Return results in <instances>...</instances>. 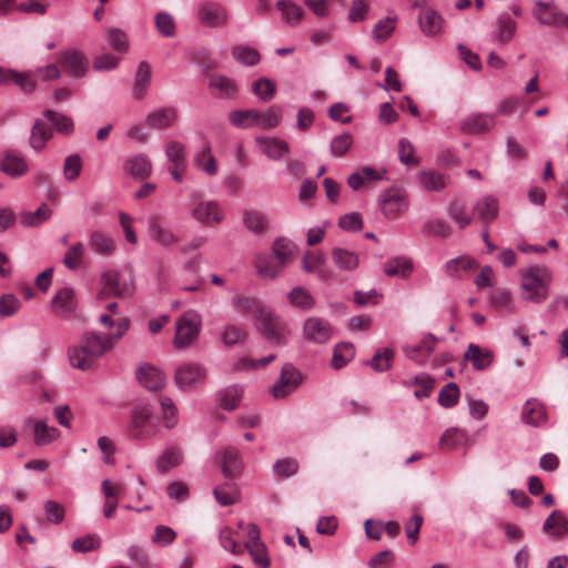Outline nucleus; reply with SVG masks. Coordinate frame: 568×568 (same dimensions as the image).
<instances>
[{"label":"nucleus","instance_id":"obj_1","mask_svg":"<svg viewBox=\"0 0 568 568\" xmlns=\"http://www.w3.org/2000/svg\"><path fill=\"white\" fill-rule=\"evenodd\" d=\"M130 327L128 317L120 318L116 323L114 334H99L97 332H85L81 335L79 344L69 348V362L73 368L88 371L91 369L98 358L110 351L114 343L119 341Z\"/></svg>","mask_w":568,"mask_h":568},{"label":"nucleus","instance_id":"obj_2","mask_svg":"<svg viewBox=\"0 0 568 568\" xmlns=\"http://www.w3.org/2000/svg\"><path fill=\"white\" fill-rule=\"evenodd\" d=\"M548 270L532 265L521 276V296L524 300L540 304L548 296Z\"/></svg>","mask_w":568,"mask_h":568},{"label":"nucleus","instance_id":"obj_3","mask_svg":"<svg viewBox=\"0 0 568 568\" xmlns=\"http://www.w3.org/2000/svg\"><path fill=\"white\" fill-rule=\"evenodd\" d=\"M254 320L257 329L265 339L275 345L286 344V338L283 334L285 324L283 320L275 315L268 307H256Z\"/></svg>","mask_w":568,"mask_h":568},{"label":"nucleus","instance_id":"obj_4","mask_svg":"<svg viewBox=\"0 0 568 568\" xmlns=\"http://www.w3.org/2000/svg\"><path fill=\"white\" fill-rule=\"evenodd\" d=\"M159 429V417L149 405L136 406L131 410L129 433L133 438L146 439L153 437Z\"/></svg>","mask_w":568,"mask_h":568},{"label":"nucleus","instance_id":"obj_5","mask_svg":"<svg viewBox=\"0 0 568 568\" xmlns=\"http://www.w3.org/2000/svg\"><path fill=\"white\" fill-rule=\"evenodd\" d=\"M206 376V369L203 366L186 363L175 369L174 382L181 390H192L202 387Z\"/></svg>","mask_w":568,"mask_h":568},{"label":"nucleus","instance_id":"obj_6","mask_svg":"<svg viewBox=\"0 0 568 568\" xmlns=\"http://www.w3.org/2000/svg\"><path fill=\"white\" fill-rule=\"evenodd\" d=\"M200 334V320L196 315L185 314L176 322V332L173 345L178 349L189 347Z\"/></svg>","mask_w":568,"mask_h":568},{"label":"nucleus","instance_id":"obj_7","mask_svg":"<svg viewBox=\"0 0 568 568\" xmlns=\"http://www.w3.org/2000/svg\"><path fill=\"white\" fill-rule=\"evenodd\" d=\"M302 378L301 372L293 364H284L280 378L273 385L272 395L276 399L286 397L300 386Z\"/></svg>","mask_w":568,"mask_h":568},{"label":"nucleus","instance_id":"obj_8","mask_svg":"<svg viewBox=\"0 0 568 568\" xmlns=\"http://www.w3.org/2000/svg\"><path fill=\"white\" fill-rule=\"evenodd\" d=\"M197 19L206 28H221L229 22L225 7L214 1H203L197 8Z\"/></svg>","mask_w":568,"mask_h":568},{"label":"nucleus","instance_id":"obj_9","mask_svg":"<svg viewBox=\"0 0 568 568\" xmlns=\"http://www.w3.org/2000/svg\"><path fill=\"white\" fill-rule=\"evenodd\" d=\"M381 209L387 219H394L408 207V201L403 190L390 187L379 196Z\"/></svg>","mask_w":568,"mask_h":568},{"label":"nucleus","instance_id":"obj_10","mask_svg":"<svg viewBox=\"0 0 568 568\" xmlns=\"http://www.w3.org/2000/svg\"><path fill=\"white\" fill-rule=\"evenodd\" d=\"M101 290L100 298L124 297L132 293V287L120 283V274L114 270L105 271L100 278Z\"/></svg>","mask_w":568,"mask_h":568},{"label":"nucleus","instance_id":"obj_11","mask_svg":"<svg viewBox=\"0 0 568 568\" xmlns=\"http://www.w3.org/2000/svg\"><path fill=\"white\" fill-rule=\"evenodd\" d=\"M332 333L331 324L322 317L312 316L304 321L303 336L308 342L325 344L332 337Z\"/></svg>","mask_w":568,"mask_h":568},{"label":"nucleus","instance_id":"obj_12","mask_svg":"<svg viewBox=\"0 0 568 568\" xmlns=\"http://www.w3.org/2000/svg\"><path fill=\"white\" fill-rule=\"evenodd\" d=\"M29 165L23 155L12 149H7L0 154V172L17 179L28 173Z\"/></svg>","mask_w":568,"mask_h":568},{"label":"nucleus","instance_id":"obj_13","mask_svg":"<svg viewBox=\"0 0 568 568\" xmlns=\"http://www.w3.org/2000/svg\"><path fill=\"white\" fill-rule=\"evenodd\" d=\"M532 14L542 26L568 27V16L556 11L552 2L537 1Z\"/></svg>","mask_w":568,"mask_h":568},{"label":"nucleus","instance_id":"obj_14","mask_svg":"<svg viewBox=\"0 0 568 568\" xmlns=\"http://www.w3.org/2000/svg\"><path fill=\"white\" fill-rule=\"evenodd\" d=\"M59 63L65 72L75 78H83L89 68L88 59L77 50L61 52Z\"/></svg>","mask_w":568,"mask_h":568},{"label":"nucleus","instance_id":"obj_15","mask_svg":"<svg viewBox=\"0 0 568 568\" xmlns=\"http://www.w3.org/2000/svg\"><path fill=\"white\" fill-rule=\"evenodd\" d=\"M51 306L57 316L70 317L77 308L74 290L69 286L60 288L52 297Z\"/></svg>","mask_w":568,"mask_h":568},{"label":"nucleus","instance_id":"obj_16","mask_svg":"<svg viewBox=\"0 0 568 568\" xmlns=\"http://www.w3.org/2000/svg\"><path fill=\"white\" fill-rule=\"evenodd\" d=\"M495 124V114L473 113L465 118L462 130L468 134H484L489 132Z\"/></svg>","mask_w":568,"mask_h":568},{"label":"nucleus","instance_id":"obj_17","mask_svg":"<svg viewBox=\"0 0 568 568\" xmlns=\"http://www.w3.org/2000/svg\"><path fill=\"white\" fill-rule=\"evenodd\" d=\"M139 383L151 392H156L165 385L166 376L152 365H142L136 371Z\"/></svg>","mask_w":568,"mask_h":568},{"label":"nucleus","instance_id":"obj_18","mask_svg":"<svg viewBox=\"0 0 568 568\" xmlns=\"http://www.w3.org/2000/svg\"><path fill=\"white\" fill-rule=\"evenodd\" d=\"M437 338L433 334H427L417 345L404 346L405 355L418 364H425L429 355L435 349Z\"/></svg>","mask_w":568,"mask_h":568},{"label":"nucleus","instance_id":"obj_19","mask_svg":"<svg viewBox=\"0 0 568 568\" xmlns=\"http://www.w3.org/2000/svg\"><path fill=\"white\" fill-rule=\"evenodd\" d=\"M523 420L525 424L532 427H539L546 424V406L536 398L527 399L523 407Z\"/></svg>","mask_w":568,"mask_h":568},{"label":"nucleus","instance_id":"obj_20","mask_svg":"<svg viewBox=\"0 0 568 568\" xmlns=\"http://www.w3.org/2000/svg\"><path fill=\"white\" fill-rule=\"evenodd\" d=\"M148 231L151 240L163 247H170L179 241L172 230L165 227L156 217L149 220Z\"/></svg>","mask_w":568,"mask_h":568},{"label":"nucleus","instance_id":"obj_21","mask_svg":"<svg viewBox=\"0 0 568 568\" xmlns=\"http://www.w3.org/2000/svg\"><path fill=\"white\" fill-rule=\"evenodd\" d=\"M209 88L220 99H231L237 94L236 82L222 74H212L209 78Z\"/></svg>","mask_w":568,"mask_h":568},{"label":"nucleus","instance_id":"obj_22","mask_svg":"<svg viewBox=\"0 0 568 568\" xmlns=\"http://www.w3.org/2000/svg\"><path fill=\"white\" fill-rule=\"evenodd\" d=\"M256 143L264 154L273 161L281 160L290 152L288 144L278 138L260 136L256 139Z\"/></svg>","mask_w":568,"mask_h":568},{"label":"nucleus","instance_id":"obj_23","mask_svg":"<svg viewBox=\"0 0 568 568\" xmlns=\"http://www.w3.org/2000/svg\"><path fill=\"white\" fill-rule=\"evenodd\" d=\"M178 118V111L173 106L162 108L149 113L145 123L151 129H168L174 124Z\"/></svg>","mask_w":568,"mask_h":568},{"label":"nucleus","instance_id":"obj_24","mask_svg":"<svg viewBox=\"0 0 568 568\" xmlns=\"http://www.w3.org/2000/svg\"><path fill=\"white\" fill-rule=\"evenodd\" d=\"M493 352L470 343L464 354V359L470 361L474 369L484 371L493 363Z\"/></svg>","mask_w":568,"mask_h":568},{"label":"nucleus","instance_id":"obj_25","mask_svg":"<svg viewBox=\"0 0 568 568\" xmlns=\"http://www.w3.org/2000/svg\"><path fill=\"white\" fill-rule=\"evenodd\" d=\"M542 530L554 538H562L568 534V518L561 510H554L544 521Z\"/></svg>","mask_w":568,"mask_h":568},{"label":"nucleus","instance_id":"obj_26","mask_svg":"<svg viewBox=\"0 0 568 568\" xmlns=\"http://www.w3.org/2000/svg\"><path fill=\"white\" fill-rule=\"evenodd\" d=\"M243 462L235 447H225L222 452V474L227 477H236L242 473Z\"/></svg>","mask_w":568,"mask_h":568},{"label":"nucleus","instance_id":"obj_27","mask_svg":"<svg viewBox=\"0 0 568 568\" xmlns=\"http://www.w3.org/2000/svg\"><path fill=\"white\" fill-rule=\"evenodd\" d=\"M422 187L427 192H440L448 185V176L434 170H424L417 174Z\"/></svg>","mask_w":568,"mask_h":568},{"label":"nucleus","instance_id":"obj_28","mask_svg":"<svg viewBox=\"0 0 568 568\" xmlns=\"http://www.w3.org/2000/svg\"><path fill=\"white\" fill-rule=\"evenodd\" d=\"M151 67L146 61H141L135 72L134 83L132 88V97L141 100L145 97L148 88L151 83Z\"/></svg>","mask_w":568,"mask_h":568},{"label":"nucleus","instance_id":"obj_29","mask_svg":"<svg viewBox=\"0 0 568 568\" xmlns=\"http://www.w3.org/2000/svg\"><path fill=\"white\" fill-rule=\"evenodd\" d=\"M192 216L201 222L211 221L220 223L223 220V213L215 202H200L191 212Z\"/></svg>","mask_w":568,"mask_h":568},{"label":"nucleus","instance_id":"obj_30","mask_svg":"<svg viewBox=\"0 0 568 568\" xmlns=\"http://www.w3.org/2000/svg\"><path fill=\"white\" fill-rule=\"evenodd\" d=\"M418 23L423 33L432 37L442 31L444 20L438 12L433 9H427L419 14Z\"/></svg>","mask_w":568,"mask_h":568},{"label":"nucleus","instance_id":"obj_31","mask_svg":"<svg viewBox=\"0 0 568 568\" xmlns=\"http://www.w3.org/2000/svg\"><path fill=\"white\" fill-rule=\"evenodd\" d=\"M257 273L266 278L274 280L283 271L285 265H282L278 260L272 254L258 255L256 257Z\"/></svg>","mask_w":568,"mask_h":568},{"label":"nucleus","instance_id":"obj_32","mask_svg":"<svg viewBox=\"0 0 568 568\" xmlns=\"http://www.w3.org/2000/svg\"><path fill=\"white\" fill-rule=\"evenodd\" d=\"M474 212L484 223L489 224L498 215V200L494 195H486L474 205Z\"/></svg>","mask_w":568,"mask_h":568},{"label":"nucleus","instance_id":"obj_33","mask_svg":"<svg viewBox=\"0 0 568 568\" xmlns=\"http://www.w3.org/2000/svg\"><path fill=\"white\" fill-rule=\"evenodd\" d=\"M496 30L493 33L495 40L501 44L508 43L515 36L517 23L507 13H503L497 18Z\"/></svg>","mask_w":568,"mask_h":568},{"label":"nucleus","instance_id":"obj_34","mask_svg":"<svg viewBox=\"0 0 568 568\" xmlns=\"http://www.w3.org/2000/svg\"><path fill=\"white\" fill-rule=\"evenodd\" d=\"M413 268V262L403 256L389 258L384 264V272L390 277L399 276L407 278L412 274Z\"/></svg>","mask_w":568,"mask_h":568},{"label":"nucleus","instance_id":"obj_35","mask_svg":"<svg viewBox=\"0 0 568 568\" xmlns=\"http://www.w3.org/2000/svg\"><path fill=\"white\" fill-rule=\"evenodd\" d=\"M395 352L389 347L376 349L373 357L365 361L364 364L369 366L374 372L383 373L390 368Z\"/></svg>","mask_w":568,"mask_h":568},{"label":"nucleus","instance_id":"obj_36","mask_svg":"<svg viewBox=\"0 0 568 568\" xmlns=\"http://www.w3.org/2000/svg\"><path fill=\"white\" fill-rule=\"evenodd\" d=\"M52 138V130L43 121L37 119L29 139L30 145L34 151H41L45 143Z\"/></svg>","mask_w":568,"mask_h":568},{"label":"nucleus","instance_id":"obj_37","mask_svg":"<svg viewBox=\"0 0 568 568\" xmlns=\"http://www.w3.org/2000/svg\"><path fill=\"white\" fill-rule=\"evenodd\" d=\"M447 215L458 225L460 230L467 227L473 217L466 212V205L458 199H453L447 205Z\"/></svg>","mask_w":568,"mask_h":568},{"label":"nucleus","instance_id":"obj_38","mask_svg":"<svg viewBox=\"0 0 568 568\" xmlns=\"http://www.w3.org/2000/svg\"><path fill=\"white\" fill-rule=\"evenodd\" d=\"M290 304L302 311H310L315 305V300L310 291L303 286H295L288 294Z\"/></svg>","mask_w":568,"mask_h":568},{"label":"nucleus","instance_id":"obj_39","mask_svg":"<svg viewBox=\"0 0 568 568\" xmlns=\"http://www.w3.org/2000/svg\"><path fill=\"white\" fill-rule=\"evenodd\" d=\"M213 495L221 506H231L240 499L239 488L234 483H223L214 488Z\"/></svg>","mask_w":568,"mask_h":568},{"label":"nucleus","instance_id":"obj_40","mask_svg":"<svg viewBox=\"0 0 568 568\" xmlns=\"http://www.w3.org/2000/svg\"><path fill=\"white\" fill-rule=\"evenodd\" d=\"M332 258L336 267L342 271H353L358 265L357 254L342 247L332 250Z\"/></svg>","mask_w":568,"mask_h":568},{"label":"nucleus","instance_id":"obj_41","mask_svg":"<svg viewBox=\"0 0 568 568\" xmlns=\"http://www.w3.org/2000/svg\"><path fill=\"white\" fill-rule=\"evenodd\" d=\"M355 356V347L352 343L342 342L335 345L332 357V367L341 369L346 366Z\"/></svg>","mask_w":568,"mask_h":568},{"label":"nucleus","instance_id":"obj_42","mask_svg":"<svg viewBox=\"0 0 568 568\" xmlns=\"http://www.w3.org/2000/svg\"><path fill=\"white\" fill-rule=\"evenodd\" d=\"M478 266L476 260L462 255L446 262V273L452 277H460L462 272H468Z\"/></svg>","mask_w":568,"mask_h":568},{"label":"nucleus","instance_id":"obj_43","mask_svg":"<svg viewBox=\"0 0 568 568\" xmlns=\"http://www.w3.org/2000/svg\"><path fill=\"white\" fill-rule=\"evenodd\" d=\"M125 169L135 179H145L151 173V162L144 154L135 155L126 161Z\"/></svg>","mask_w":568,"mask_h":568},{"label":"nucleus","instance_id":"obj_44","mask_svg":"<svg viewBox=\"0 0 568 568\" xmlns=\"http://www.w3.org/2000/svg\"><path fill=\"white\" fill-rule=\"evenodd\" d=\"M232 55L236 62L245 67L256 65L261 61L260 52L246 45H234L232 48Z\"/></svg>","mask_w":568,"mask_h":568},{"label":"nucleus","instance_id":"obj_45","mask_svg":"<svg viewBox=\"0 0 568 568\" xmlns=\"http://www.w3.org/2000/svg\"><path fill=\"white\" fill-rule=\"evenodd\" d=\"M182 460V454L174 447L162 453L155 462L156 469L160 474H165L179 466Z\"/></svg>","mask_w":568,"mask_h":568},{"label":"nucleus","instance_id":"obj_46","mask_svg":"<svg viewBox=\"0 0 568 568\" xmlns=\"http://www.w3.org/2000/svg\"><path fill=\"white\" fill-rule=\"evenodd\" d=\"M229 121L236 128H250L256 125L258 119V111L255 109L234 110L229 113Z\"/></svg>","mask_w":568,"mask_h":568},{"label":"nucleus","instance_id":"obj_47","mask_svg":"<svg viewBox=\"0 0 568 568\" xmlns=\"http://www.w3.org/2000/svg\"><path fill=\"white\" fill-rule=\"evenodd\" d=\"M89 245L95 253L101 255H111L115 250L113 240L100 231L91 233Z\"/></svg>","mask_w":568,"mask_h":568},{"label":"nucleus","instance_id":"obj_48","mask_svg":"<svg viewBox=\"0 0 568 568\" xmlns=\"http://www.w3.org/2000/svg\"><path fill=\"white\" fill-rule=\"evenodd\" d=\"M59 429L49 427L45 422L39 420L34 424V443L37 446H44L59 437Z\"/></svg>","mask_w":568,"mask_h":568},{"label":"nucleus","instance_id":"obj_49","mask_svg":"<svg viewBox=\"0 0 568 568\" xmlns=\"http://www.w3.org/2000/svg\"><path fill=\"white\" fill-rule=\"evenodd\" d=\"M252 91L261 101L266 102L275 97L276 84L270 78H260L253 82Z\"/></svg>","mask_w":568,"mask_h":568},{"label":"nucleus","instance_id":"obj_50","mask_svg":"<svg viewBox=\"0 0 568 568\" xmlns=\"http://www.w3.org/2000/svg\"><path fill=\"white\" fill-rule=\"evenodd\" d=\"M276 7L282 12L285 21L291 26L297 24L302 19V7L291 0H280L277 1Z\"/></svg>","mask_w":568,"mask_h":568},{"label":"nucleus","instance_id":"obj_51","mask_svg":"<svg viewBox=\"0 0 568 568\" xmlns=\"http://www.w3.org/2000/svg\"><path fill=\"white\" fill-rule=\"evenodd\" d=\"M243 389L237 385H232L220 392L222 408L226 410L235 409L242 398Z\"/></svg>","mask_w":568,"mask_h":568},{"label":"nucleus","instance_id":"obj_52","mask_svg":"<svg viewBox=\"0 0 568 568\" xmlns=\"http://www.w3.org/2000/svg\"><path fill=\"white\" fill-rule=\"evenodd\" d=\"M52 211L47 204H41L34 212H22L19 215L21 224L26 226H37L48 220Z\"/></svg>","mask_w":568,"mask_h":568},{"label":"nucleus","instance_id":"obj_53","mask_svg":"<svg viewBox=\"0 0 568 568\" xmlns=\"http://www.w3.org/2000/svg\"><path fill=\"white\" fill-rule=\"evenodd\" d=\"M165 154L174 168L185 169V148L181 142H169L165 146Z\"/></svg>","mask_w":568,"mask_h":568},{"label":"nucleus","instance_id":"obj_54","mask_svg":"<svg viewBox=\"0 0 568 568\" xmlns=\"http://www.w3.org/2000/svg\"><path fill=\"white\" fill-rule=\"evenodd\" d=\"M272 251V255L275 256L282 265L286 266L293 254L294 244L285 237H278L274 241Z\"/></svg>","mask_w":568,"mask_h":568},{"label":"nucleus","instance_id":"obj_55","mask_svg":"<svg viewBox=\"0 0 568 568\" xmlns=\"http://www.w3.org/2000/svg\"><path fill=\"white\" fill-rule=\"evenodd\" d=\"M43 115L52 123L57 131L65 134L73 131V122L69 116L52 110H45Z\"/></svg>","mask_w":568,"mask_h":568},{"label":"nucleus","instance_id":"obj_56","mask_svg":"<svg viewBox=\"0 0 568 568\" xmlns=\"http://www.w3.org/2000/svg\"><path fill=\"white\" fill-rule=\"evenodd\" d=\"M459 399V387L456 383L446 384L438 394V403L445 408L454 407Z\"/></svg>","mask_w":568,"mask_h":568},{"label":"nucleus","instance_id":"obj_57","mask_svg":"<svg viewBox=\"0 0 568 568\" xmlns=\"http://www.w3.org/2000/svg\"><path fill=\"white\" fill-rule=\"evenodd\" d=\"M282 119V109L280 106H272L266 113L258 111V119H256V125L261 129L267 130L277 126Z\"/></svg>","mask_w":568,"mask_h":568},{"label":"nucleus","instance_id":"obj_58","mask_svg":"<svg viewBox=\"0 0 568 568\" xmlns=\"http://www.w3.org/2000/svg\"><path fill=\"white\" fill-rule=\"evenodd\" d=\"M252 560L258 568H268L271 560L267 556L266 546L263 542L258 544H245Z\"/></svg>","mask_w":568,"mask_h":568},{"label":"nucleus","instance_id":"obj_59","mask_svg":"<svg viewBox=\"0 0 568 568\" xmlns=\"http://www.w3.org/2000/svg\"><path fill=\"white\" fill-rule=\"evenodd\" d=\"M246 339V332L234 325L224 326L221 333V342L225 346H233L235 344H242Z\"/></svg>","mask_w":568,"mask_h":568},{"label":"nucleus","instance_id":"obj_60","mask_svg":"<svg viewBox=\"0 0 568 568\" xmlns=\"http://www.w3.org/2000/svg\"><path fill=\"white\" fill-rule=\"evenodd\" d=\"M195 163L209 175H214L217 172L216 161L211 154L210 144H205L203 150L196 154Z\"/></svg>","mask_w":568,"mask_h":568},{"label":"nucleus","instance_id":"obj_61","mask_svg":"<svg viewBox=\"0 0 568 568\" xmlns=\"http://www.w3.org/2000/svg\"><path fill=\"white\" fill-rule=\"evenodd\" d=\"M45 519L53 524L60 525L65 516V508L55 500H47L43 505Z\"/></svg>","mask_w":568,"mask_h":568},{"label":"nucleus","instance_id":"obj_62","mask_svg":"<svg viewBox=\"0 0 568 568\" xmlns=\"http://www.w3.org/2000/svg\"><path fill=\"white\" fill-rule=\"evenodd\" d=\"M82 170V160L79 154L68 155L63 164V174L65 180L75 181Z\"/></svg>","mask_w":568,"mask_h":568},{"label":"nucleus","instance_id":"obj_63","mask_svg":"<svg viewBox=\"0 0 568 568\" xmlns=\"http://www.w3.org/2000/svg\"><path fill=\"white\" fill-rule=\"evenodd\" d=\"M424 230L434 236L447 239L452 235V226L442 219H436L424 223Z\"/></svg>","mask_w":568,"mask_h":568},{"label":"nucleus","instance_id":"obj_64","mask_svg":"<svg viewBox=\"0 0 568 568\" xmlns=\"http://www.w3.org/2000/svg\"><path fill=\"white\" fill-rule=\"evenodd\" d=\"M352 143H353V135L351 133L345 132L341 135L335 136L331 141L329 149L334 156L341 158L347 153Z\"/></svg>","mask_w":568,"mask_h":568}]
</instances>
